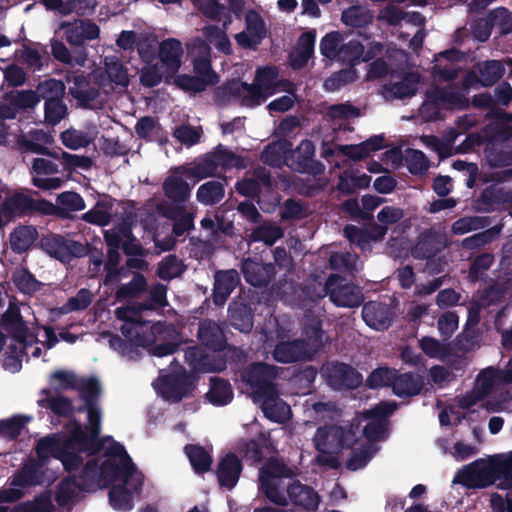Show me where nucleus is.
I'll list each match as a JSON object with an SVG mask.
<instances>
[{
  "label": "nucleus",
  "instance_id": "obj_20",
  "mask_svg": "<svg viewBox=\"0 0 512 512\" xmlns=\"http://www.w3.org/2000/svg\"><path fill=\"white\" fill-rule=\"evenodd\" d=\"M0 326L12 340L21 342L29 336L27 322L23 319L19 305L16 302H9L7 310L0 318Z\"/></svg>",
  "mask_w": 512,
  "mask_h": 512
},
{
  "label": "nucleus",
  "instance_id": "obj_55",
  "mask_svg": "<svg viewBox=\"0 0 512 512\" xmlns=\"http://www.w3.org/2000/svg\"><path fill=\"white\" fill-rule=\"evenodd\" d=\"M109 503L118 511H130L133 504V493L125 485H114L109 491Z\"/></svg>",
  "mask_w": 512,
  "mask_h": 512
},
{
  "label": "nucleus",
  "instance_id": "obj_37",
  "mask_svg": "<svg viewBox=\"0 0 512 512\" xmlns=\"http://www.w3.org/2000/svg\"><path fill=\"white\" fill-rule=\"evenodd\" d=\"M495 481L500 490H512V452L492 458Z\"/></svg>",
  "mask_w": 512,
  "mask_h": 512
},
{
  "label": "nucleus",
  "instance_id": "obj_56",
  "mask_svg": "<svg viewBox=\"0 0 512 512\" xmlns=\"http://www.w3.org/2000/svg\"><path fill=\"white\" fill-rule=\"evenodd\" d=\"M324 334L320 319L311 318L304 324L303 335L307 340L306 345L309 344L315 352L324 347Z\"/></svg>",
  "mask_w": 512,
  "mask_h": 512
},
{
  "label": "nucleus",
  "instance_id": "obj_1",
  "mask_svg": "<svg viewBox=\"0 0 512 512\" xmlns=\"http://www.w3.org/2000/svg\"><path fill=\"white\" fill-rule=\"evenodd\" d=\"M297 474V467H290L282 459L270 457L259 469V490L277 506L285 507L289 500L295 507L301 508L300 512L316 511L320 497L311 486L293 480L286 489L287 496L280 489L282 479H293Z\"/></svg>",
  "mask_w": 512,
  "mask_h": 512
},
{
  "label": "nucleus",
  "instance_id": "obj_46",
  "mask_svg": "<svg viewBox=\"0 0 512 512\" xmlns=\"http://www.w3.org/2000/svg\"><path fill=\"white\" fill-rule=\"evenodd\" d=\"M184 449L193 470L197 474H203L210 471L212 465V457L204 447L200 445L188 444Z\"/></svg>",
  "mask_w": 512,
  "mask_h": 512
},
{
  "label": "nucleus",
  "instance_id": "obj_18",
  "mask_svg": "<svg viewBox=\"0 0 512 512\" xmlns=\"http://www.w3.org/2000/svg\"><path fill=\"white\" fill-rule=\"evenodd\" d=\"M186 363L197 372H219L226 369V359L210 356L197 345L187 347L184 351Z\"/></svg>",
  "mask_w": 512,
  "mask_h": 512
},
{
  "label": "nucleus",
  "instance_id": "obj_27",
  "mask_svg": "<svg viewBox=\"0 0 512 512\" xmlns=\"http://www.w3.org/2000/svg\"><path fill=\"white\" fill-rule=\"evenodd\" d=\"M228 321L230 326L242 333L248 334L253 328V313L249 304L233 300L228 306Z\"/></svg>",
  "mask_w": 512,
  "mask_h": 512
},
{
  "label": "nucleus",
  "instance_id": "obj_43",
  "mask_svg": "<svg viewBox=\"0 0 512 512\" xmlns=\"http://www.w3.org/2000/svg\"><path fill=\"white\" fill-rule=\"evenodd\" d=\"M479 200L485 206V210H496L512 201V192L503 187L490 186L481 192Z\"/></svg>",
  "mask_w": 512,
  "mask_h": 512
},
{
  "label": "nucleus",
  "instance_id": "obj_40",
  "mask_svg": "<svg viewBox=\"0 0 512 512\" xmlns=\"http://www.w3.org/2000/svg\"><path fill=\"white\" fill-rule=\"evenodd\" d=\"M225 196L224 184L218 180H210L199 186L196 192L198 202L213 206L221 202Z\"/></svg>",
  "mask_w": 512,
  "mask_h": 512
},
{
  "label": "nucleus",
  "instance_id": "obj_47",
  "mask_svg": "<svg viewBox=\"0 0 512 512\" xmlns=\"http://www.w3.org/2000/svg\"><path fill=\"white\" fill-rule=\"evenodd\" d=\"M78 481L75 474L64 477L56 486L54 499L58 506L66 507L77 496Z\"/></svg>",
  "mask_w": 512,
  "mask_h": 512
},
{
  "label": "nucleus",
  "instance_id": "obj_30",
  "mask_svg": "<svg viewBox=\"0 0 512 512\" xmlns=\"http://www.w3.org/2000/svg\"><path fill=\"white\" fill-rule=\"evenodd\" d=\"M423 377L417 373L407 372L398 374L396 371L392 390L400 398H407L418 395L423 389Z\"/></svg>",
  "mask_w": 512,
  "mask_h": 512
},
{
  "label": "nucleus",
  "instance_id": "obj_36",
  "mask_svg": "<svg viewBox=\"0 0 512 512\" xmlns=\"http://www.w3.org/2000/svg\"><path fill=\"white\" fill-rule=\"evenodd\" d=\"M77 476L78 490L83 492H95L103 489V483L97 469V460L88 461Z\"/></svg>",
  "mask_w": 512,
  "mask_h": 512
},
{
  "label": "nucleus",
  "instance_id": "obj_7",
  "mask_svg": "<svg viewBox=\"0 0 512 512\" xmlns=\"http://www.w3.org/2000/svg\"><path fill=\"white\" fill-rule=\"evenodd\" d=\"M358 441L356 430L350 427L330 425L319 427L315 434L317 451L329 449L336 454L344 449L352 448Z\"/></svg>",
  "mask_w": 512,
  "mask_h": 512
},
{
  "label": "nucleus",
  "instance_id": "obj_21",
  "mask_svg": "<svg viewBox=\"0 0 512 512\" xmlns=\"http://www.w3.org/2000/svg\"><path fill=\"white\" fill-rule=\"evenodd\" d=\"M140 325L131 321L125 323L121 327L123 336L133 342L136 346L146 347L155 342L156 338L163 336L168 332L169 328L165 322H156L152 324L147 333L139 331Z\"/></svg>",
  "mask_w": 512,
  "mask_h": 512
},
{
  "label": "nucleus",
  "instance_id": "obj_26",
  "mask_svg": "<svg viewBox=\"0 0 512 512\" xmlns=\"http://www.w3.org/2000/svg\"><path fill=\"white\" fill-rule=\"evenodd\" d=\"M158 54L169 76H174L181 67V58L183 55L181 42L175 38L163 40L159 45Z\"/></svg>",
  "mask_w": 512,
  "mask_h": 512
},
{
  "label": "nucleus",
  "instance_id": "obj_41",
  "mask_svg": "<svg viewBox=\"0 0 512 512\" xmlns=\"http://www.w3.org/2000/svg\"><path fill=\"white\" fill-rule=\"evenodd\" d=\"M104 69L110 82L117 86L127 87L130 79L128 69L118 56L108 55L104 57Z\"/></svg>",
  "mask_w": 512,
  "mask_h": 512
},
{
  "label": "nucleus",
  "instance_id": "obj_39",
  "mask_svg": "<svg viewBox=\"0 0 512 512\" xmlns=\"http://www.w3.org/2000/svg\"><path fill=\"white\" fill-rule=\"evenodd\" d=\"M207 398L215 406H224L231 402L233 390L229 381L218 377L211 378Z\"/></svg>",
  "mask_w": 512,
  "mask_h": 512
},
{
  "label": "nucleus",
  "instance_id": "obj_9",
  "mask_svg": "<svg viewBox=\"0 0 512 512\" xmlns=\"http://www.w3.org/2000/svg\"><path fill=\"white\" fill-rule=\"evenodd\" d=\"M454 481L468 489H482L495 484L492 459L488 463L476 460L468 464L457 473Z\"/></svg>",
  "mask_w": 512,
  "mask_h": 512
},
{
  "label": "nucleus",
  "instance_id": "obj_64",
  "mask_svg": "<svg viewBox=\"0 0 512 512\" xmlns=\"http://www.w3.org/2000/svg\"><path fill=\"white\" fill-rule=\"evenodd\" d=\"M343 41H345V38L341 32L332 31L327 33L320 41L321 54L330 60H336Z\"/></svg>",
  "mask_w": 512,
  "mask_h": 512
},
{
  "label": "nucleus",
  "instance_id": "obj_60",
  "mask_svg": "<svg viewBox=\"0 0 512 512\" xmlns=\"http://www.w3.org/2000/svg\"><path fill=\"white\" fill-rule=\"evenodd\" d=\"M405 166L414 176H422L429 169V160L421 150L407 149L405 155Z\"/></svg>",
  "mask_w": 512,
  "mask_h": 512
},
{
  "label": "nucleus",
  "instance_id": "obj_45",
  "mask_svg": "<svg viewBox=\"0 0 512 512\" xmlns=\"http://www.w3.org/2000/svg\"><path fill=\"white\" fill-rule=\"evenodd\" d=\"M270 447V441L263 433H260L258 439H250L246 441L240 448L243 457L252 462L260 463L265 457Z\"/></svg>",
  "mask_w": 512,
  "mask_h": 512
},
{
  "label": "nucleus",
  "instance_id": "obj_42",
  "mask_svg": "<svg viewBox=\"0 0 512 512\" xmlns=\"http://www.w3.org/2000/svg\"><path fill=\"white\" fill-rule=\"evenodd\" d=\"M217 169V163L211 151L195 160L190 167L185 169L184 173L187 177L202 180L214 176Z\"/></svg>",
  "mask_w": 512,
  "mask_h": 512
},
{
  "label": "nucleus",
  "instance_id": "obj_12",
  "mask_svg": "<svg viewBox=\"0 0 512 512\" xmlns=\"http://www.w3.org/2000/svg\"><path fill=\"white\" fill-rule=\"evenodd\" d=\"M315 146L310 140H302L290 157V167L298 173H305L314 177L324 174L325 165L314 159Z\"/></svg>",
  "mask_w": 512,
  "mask_h": 512
},
{
  "label": "nucleus",
  "instance_id": "obj_54",
  "mask_svg": "<svg viewBox=\"0 0 512 512\" xmlns=\"http://www.w3.org/2000/svg\"><path fill=\"white\" fill-rule=\"evenodd\" d=\"M167 290V286L162 283L150 286L148 299L140 302L138 309L141 311H153L157 308H165L168 306Z\"/></svg>",
  "mask_w": 512,
  "mask_h": 512
},
{
  "label": "nucleus",
  "instance_id": "obj_51",
  "mask_svg": "<svg viewBox=\"0 0 512 512\" xmlns=\"http://www.w3.org/2000/svg\"><path fill=\"white\" fill-rule=\"evenodd\" d=\"M147 289V280L142 273H135L133 278L127 284H122L115 293L117 301L122 302L137 298Z\"/></svg>",
  "mask_w": 512,
  "mask_h": 512
},
{
  "label": "nucleus",
  "instance_id": "obj_5",
  "mask_svg": "<svg viewBox=\"0 0 512 512\" xmlns=\"http://www.w3.org/2000/svg\"><path fill=\"white\" fill-rule=\"evenodd\" d=\"M197 376L182 368L179 372L158 377L155 389L165 399L173 403L192 395L196 389Z\"/></svg>",
  "mask_w": 512,
  "mask_h": 512
},
{
  "label": "nucleus",
  "instance_id": "obj_2",
  "mask_svg": "<svg viewBox=\"0 0 512 512\" xmlns=\"http://www.w3.org/2000/svg\"><path fill=\"white\" fill-rule=\"evenodd\" d=\"M277 376V367L263 362L251 363L243 374V379L253 391L254 399L262 403L265 416L273 421H281L279 410L285 405L278 398L274 383Z\"/></svg>",
  "mask_w": 512,
  "mask_h": 512
},
{
  "label": "nucleus",
  "instance_id": "obj_49",
  "mask_svg": "<svg viewBox=\"0 0 512 512\" xmlns=\"http://www.w3.org/2000/svg\"><path fill=\"white\" fill-rule=\"evenodd\" d=\"M362 55L363 43L358 39H351L348 42H342L336 61L355 67L362 62Z\"/></svg>",
  "mask_w": 512,
  "mask_h": 512
},
{
  "label": "nucleus",
  "instance_id": "obj_6",
  "mask_svg": "<svg viewBox=\"0 0 512 512\" xmlns=\"http://www.w3.org/2000/svg\"><path fill=\"white\" fill-rule=\"evenodd\" d=\"M343 281L344 279L338 275H330L314 300H320L329 295L336 306L349 308L360 306L363 302L362 292L354 284L343 283Z\"/></svg>",
  "mask_w": 512,
  "mask_h": 512
},
{
  "label": "nucleus",
  "instance_id": "obj_16",
  "mask_svg": "<svg viewBox=\"0 0 512 512\" xmlns=\"http://www.w3.org/2000/svg\"><path fill=\"white\" fill-rule=\"evenodd\" d=\"M64 439L66 449H74L90 455L97 454L104 448V442L99 435H94V432H89L86 428L83 429L80 424H76Z\"/></svg>",
  "mask_w": 512,
  "mask_h": 512
},
{
  "label": "nucleus",
  "instance_id": "obj_34",
  "mask_svg": "<svg viewBox=\"0 0 512 512\" xmlns=\"http://www.w3.org/2000/svg\"><path fill=\"white\" fill-rule=\"evenodd\" d=\"M38 238V231L32 225H19L10 234V245L13 252H27Z\"/></svg>",
  "mask_w": 512,
  "mask_h": 512
},
{
  "label": "nucleus",
  "instance_id": "obj_8",
  "mask_svg": "<svg viewBox=\"0 0 512 512\" xmlns=\"http://www.w3.org/2000/svg\"><path fill=\"white\" fill-rule=\"evenodd\" d=\"M40 248L64 264L69 263L73 258H81L87 254L86 245L59 234L43 236L40 239Z\"/></svg>",
  "mask_w": 512,
  "mask_h": 512
},
{
  "label": "nucleus",
  "instance_id": "obj_29",
  "mask_svg": "<svg viewBox=\"0 0 512 512\" xmlns=\"http://www.w3.org/2000/svg\"><path fill=\"white\" fill-rule=\"evenodd\" d=\"M45 465L38 458L29 459L13 477L12 485L24 488L42 484L44 475L42 468Z\"/></svg>",
  "mask_w": 512,
  "mask_h": 512
},
{
  "label": "nucleus",
  "instance_id": "obj_48",
  "mask_svg": "<svg viewBox=\"0 0 512 512\" xmlns=\"http://www.w3.org/2000/svg\"><path fill=\"white\" fill-rule=\"evenodd\" d=\"M186 270L183 261L175 254L165 256L158 264L156 275L164 281L180 277Z\"/></svg>",
  "mask_w": 512,
  "mask_h": 512
},
{
  "label": "nucleus",
  "instance_id": "obj_22",
  "mask_svg": "<svg viewBox=\"0 0 512 512\" xmlns=\"http://www.w3.org/2000/svg\"><path fill=\"white\" fill-rule=\"evenodd\" d=\"M66 28V40L73 46H82L86 41L95 40L99 37V26L89 20H79L74 24H62Z\"/></svg>",
  "mask_w": 512,
  "mask_h": 512
},
{
  "label": "nucleus",
  "instance_id": "obj_31",
  "mask_svg": "<svg viewBox=\"0 0 512 512\" xmlns=\"http://www.w3.org/2000/svg\"><path fill=\"white\" fill-rule=\"evenodd\" d=\"M63 449H66L64 436L57 433L40 438L34 448L37 458L45 464L49 462L51 457L58 460Z\"/></svg>",
  "mask_w": 512,
  "mask_h": 512
},
{
  "label": "nucleus",
  "instance_id": "obj_63",
  "mask_svg": "<svg viewBox=\"0 0 512 512\" xmlns=\"http://www.w3.org/2000/svg\"><path fill=\"white\" fill-rule=\"evenodd\" d=\"M97 469L104 488L121 479L124 472V466L112 459H106L101 464L97 462Z\"/></svg>",
  "mask_w": 512,
  "mask_h": 512
},
{
  "label": "nucleus",
  "instance_id": "obj_19",
  "mask_svg": "<svg viewBox=\"0 0 512 512\" xmlns=\"http://www.w3.org/2000/svg\"><path fill=\"white\" fill-rule=\"evenodd\" d=\"M362 318L371 328L384 331L393 323L394 313L392 308L379 301H369L362 307Z\"/></svg>",
  "mask_w": 512,
  "mask_h": 512
},
{
  "label": "nucleus",
  "instance_id": "obj_4",
  "mask_svg": "<svg viewBox=\"0 0 512 512\" xmlns=\"http://www.w3.org/2000/svg\"><path fill=\"white\" fill-rule=\"evenodd\" d=\"M32 195H38V192L29 190L25 193L16 190L5 196L0 203V229L16 218L32 215L45 216L56 210L52 202L43 198L35 199Z\"/></svg>",
  "mask_w": 512,
  "mask_h": 512
},
{
  "label": "nucleus",
  "instance_id": "obj_15",
  "mask_svg": "<svg viewBox=\"0 0 512 512\" xmlns=\"http://www.w3.org/2000/svg\"><path fill=\"white\" fill-rule=\"evenodd\" d=\"M241 459L233 452H228L217 463L215 474L220 488L232 490L243 472Z\"/></svg>",
  "mask_w": 512,
  "mask_h": 512
},
{
  "label": "nucleus",
  "instance_id": "obj_13",
  "mask_svg": "<svg viewBox=\"0 0 512 512\" xmlns=\"http://www.w3.org/2000/svg\"><path fill=\"white\" fill-rule=\"evenodd\" d=\"M240 269L245 281L258 288L268 286L277 273L274 263H263L251 257L241 261Z\"/></svg>",
  "mask_w": 512,
  "mask_h": 512
},
{
  "label": "nucleus",
  "instance_id": "obj_53",
  "mask_svg": "<svg viewBox=\"0 0 512 512\" xmlns=\"http://www.w3.org/2000/svg\"><path fill=\"white\" fill-rule=\"evenodd\" d=\"M66 86L62 80L50 78L39 82L36 87V92L39 95V101L44 100V103L56 101L65 96Z\"/></svg>",
  "mask_w": 512,
  "mask_h": 512
},
{
  "label": "nucleus",
  "instance_id": "obj_57",
  "mask_svg": "<svg viewBox=\"0 0 512 512\" xmlns=\"http://www.w3.org/2000/svg\"><path fill=\"white\" fill-rule=\"evenodd\" d=\"M244 94V82L240 80H231L218 87L216 96L223 103L239 102L242 106V97Z\"/></svg>",
  "mask_w": 512,
  "mask_h": 512
},
{
  "label": "nucleus",
  "instance_id": "obj_38",
  "mask_svg": "<svg viewBox=\"0 0 512 512\" xmlns=\"http://www.w3.org/2000/svg\"><path fill=\"white\" fill-rule=\"evenodd\" d=\"M47 11L59 13L61 16H67L77 10L94 7L95 0H40L39 1Z\"/></svg>",
  "mask_w": 512,
  "mask_h": 512
},
{
  "label": "nucleus",
  "instance_id": "obj_23",
  "mask_svg": "<svg viewBox=\"0 0 512 512\" xmlns=\"http://www.w3.org/2000/svg\"><path fill=\"white\" fill-rule=\"evenodd\" d=\"M69 93L83 109H93V102L100 96L99 88L91 85L84 75L73 77V85L69 87Z\"/></svg>",
  "mask_w": 512,
  "mask_h": 512
},
{
  "label": "nucleus",
  "instance_id": "obj_32",
  "mask_svg": "<svg viewBox=\"0 0 512 512\" xmlns=\"http://www.w3.org/2000/svg\"><path fill=\"white\" fill-rule=\"evenodd\" d=\"M420 75L415 72L406 73L400 81L385 84L384 91L395 99H405L414 96L418 91Z\"/></svg>",
  "mask_w": 512,
  "mask_h": 512
},
{
  "label": "nucleus",
  "instance_id": "obj_52",
  "mask_svg": "<svg viewBox=\"0 0 512 512\" xmlns=\"http://www.w3.org/2000/svg\"><path fill=\"white\" fill-rule=\"evenodd\" d=\"M341 20L347 26L364 28L372 23L373 15L368 9L354 5L342 12Z\"/></svg>",
  "mask_w": 512,
  "mask_h": 512
},
{
  "label": "nucleus",
  "instance_id": "obj_3",
  "mask_svg": "<svg viewBox=\"0 0 512 512\" xmlns=\"http://www.w3.org/2000/svg\"><path fill=\"white\" fill-rule=\"evenodd\" d=\"M469 107L470 100L464 93L434 84L425 91L419 112L427 122H435L443 120L446 112L465 111Z\"/></svg>",
  "mask_w": 512,
  "mask_h": 512
},
{
  "label": "nucleus",
  "instance_id": "obj_17",
  "mask_svg": "<svg viewBox=\"0 0 512 512\" xmlns=\"http://www.w3.org/2000/svg\"><path fill=\"white\" fill-rule=\"evenodd\" d=\"M446 247V240L443 235L433 228L421 232L417 238L411 254L415 259L429 260L434 258Z\"/></svg>",
  "mask_w": 512,
  "mask_h": 512
},
{
  "label": "nucleus",
  "instance_id": "obj_44",
  "mask_svg": "<svg viewBox=\"0 0 512 512\" xmlns=\"http://www.w3.org/2000/svg\"><path fill=\"white\" fill-rule=\"evenodd\" d=\"M485 159L491 168H502L512 165V149L503 144L491 143L485 148Z\"/></svg>",
  "mask_w": 512,
  "mask_h": 512
},
{
  "label": "nucleus",
  "instance_id": "obj_35",
  "mask_svg": "<svg viewBox=\"0 0 512 512\" xmlns=\"http://www.w3.org/2000/svg\"><path fill=\"white\" fill-rule=\"evenodd\" d=\"M162 188L166 198L175 204L185 203L191 194L189 184L177 176L167 177L163 182Z\"/></svg>",
  "mask_w": 512,
  "mask_h": 512
},
{
  "label": "nucleus",
  "instance_id": "obj_50",
  "mask_svg": "<svg viewBox=\"0 0 512 512\" xmlns=\"http://www.w3.org/2000/svg\"><path fill=\"white\" fill-rule=\"evenodd\" d=\"M12 282L19 292L30 296L38 292L42 286L27 268L16 269L12 273Z\"/></svg>",
  "mask_w": 512,
  "mask_h": 512
},
{
  "label": "nucleus",
  "instance_id": "obj_33",
  "mask_svg": "<svg viewBox=\"0 0 512 512\" xmlns=\"http://www.w3.org/2000/svg\"><path fill=\"white\" fill-rule=\"evenodd\" d=\"M57 202L59 205H54L56 210L47 216H56L61 219L70 218V212L81 211L85 209V201L83 197L74 191H65L58 195Z\"/></svg>",
  "mask_w": 512,
  "mask_h": 512
},
{
  "label": "nucleus",
  "instance_id": "obj_25",
  "mask_svg": "<svg viewBox=\"0 0 512 512\" xmlns=\"http://www.w3.org/2000/svg\"><path fill=\"white\" fill-rule=\"evenodd\" d=\"M506 65L512 66V58L503 60L488 59L475 64L481 78V87H492L498 83L506 72Z\"/></svg>",
  "mask_w": 512,
  "mask_h": 512
},
{
  "label": "nucleus",
  "instance_id": "obj_62",
  "mask_svg": "<svg viewBox=\"0 0 512 512\" xmlns=\"http://www.w3.org/2000/svg\"><path fill=\"white\" fill-rule=\"evenodd\" d=\"M396 369L389 367H378L367 377L365 386L369 389H380L393 385Z\"/></svg>",
  "mask_w": 512,
  "mask_h": 512
},
{
  "label": "nucleus",
  "instance_id": "obj_61",
  "mask_svg": "<svg viewBox=\"0 0 512 512\" xmlns=\"http://www.w3.org/2000/svg\"><path fill=\"white\" fill-rule=\"evenodd\" d=\"M76 389L79 392V397L87 405L98 404L102 389L99 380L96 377H89L82 379L80 384H77Z\"/></svg>",
  "mask_w": 512,
  "mask_h": 512
},
{
  "label": "nucleus",
  "instance_id": "obj_59",
  "mask_svg": "<svg viewBox=\"0 0 512 512\" xmlns=\"http://www.w3.org/2000/svg\"><path fill=\"white\" fill-rule=\"evenodd\" d=\"M279 71L276 66L259 67L256 70L254 81L266 91L269 96L276 93Z\"/></svg>",
  "mask_w": 512,
  "mask_h": 512
},
{
  "label": "nucleus",
  "instance_id": "obj_14",
  "mask_svg": "<svg viewBox=\"0 0 512 512\" xmlns=\"http://www.w3.org/2000/svg\"><path fill=\"white\" fill-rule=\"evenodd\" d=\"M197 339L201 346L213 352H222L228 348L224 329L214 320L205 318L198 322Z\"/></svg>",
  "mask_w": 512,
  "mask_h": 512
},
{
  "label": "nucleus",
  "instance_id": "obj_58",
  "mask_svg": "<svg viewBox=\"0 0 512 512\" xmlns=\"http://www.w3.org/2000/svg\"><path fill=\"white\" fill-rule=\"evenodd\" d=\"M212 153L217 163V167L221 166L223 169L245 168L244 159L233 151L227 149L222 144L217 145L213 149Z\"/></svg>",
  "mask_w": 512,
  "mask_h": 512
},
{
  "label": "nucleus",
  "instance_id": "obj_28",
  "mask_svg": "<svg viewBox=\"0 0 512 512\" xmlns=\"http://www.w3.org/2000/svg\"><path fill=\"white\" fill-rule=\"evenodd\" d=\"M306 341L296 339L293 341H281L276 344L273 358L280 363H294L306 358Z\"/></svg>",
  "mask_w": 512,
  "mask_h": 512
},
{
  "label": "nucleus",
  "instance_id": "obj_11",
  "mask_svg": "<svg viewBox=\"0 0 512 512\" xmlns=\"http://www.w3.org/2000/svg\"><path fill=\"white\" fill-rule=\"evenodd\" d=\"M267 28L262 16L254 9L245 14V30L235 35L236 43L243 49L256 50L266 38Z\"/></svg>",
  "mask_w": 512,
  "mask_h": 512
},
{
  "label": "nucleus",
  "instance_id": "obj_24",
  "mask_svg": "<svg viewBox=\"0 0 512 512\" xmlns=\"http://www.w3.org/2000/svg\"><path fill=\"white\" fill-rule=\"evenodd\" d=\"M239 282V274L234 269L217 272L212 294L214 304L216 306L224 305Z\"/></svg>",
  "mask_w": 512,
  "mask_h": 512
},
{
  "label": "nucleus",
  "instance_id": "obj_10",
  "mask_svg": "<svg viewBox=\"0 0 512 512\" xmlns=\"http://www.w3.org/2000/svg\"><path fill=\"white\" fill-rule=\"evenodd\" d=\"M328 384L337 390H352L363 382V376L353 366L347 363L333 361L323 369Z\"/></svg>",
  "mask_w": 512,
  "mask_h": 512
}]
</instances>
